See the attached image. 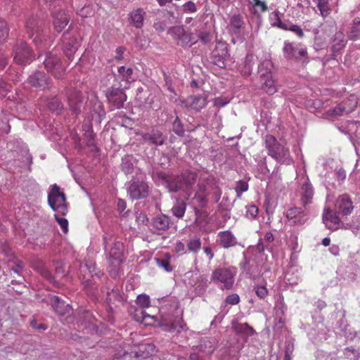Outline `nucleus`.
<instances>
[{
	"instance_id": "nucleus-1",
	"label": "nucleus",
	"mask_w": 360,
	"mask_h": 360,
	"mask_svg": "<svg viewBox=\"0 0 360 360\" xmlns=\"http://www.w3.org/2000/svg\"><path fill=\"white\" fill-rule=\"evenodd\" d=\"M103 245L105 252L108 254V259L110 262L109 273L114 277L117 275L118 266L122 262V257L124 251L122 243L117 240L111 233H106L103 237Z\"/></svg>"
},
{
	"instance_id": "nucleus-2",
	"label": "nucleus",
	"mask_w": 360,
	"mask_h": 360,
	"mask_svg": "<svg viewBox=\"0 0 360 360\" xmlns=\"http://www.w3.org/2000/svg\"><path fill=\"white\" fill-rule=\"evenodd\" d=\"M265 147L268 154L278 162L286 165L292 162L289 149L279 143L273 135L265 136Z\"/></svg>"
},
{
	"instance_id": "nucleus-3",
	"label": "nucleus",
	"mask_w": 360,
	"mask_h": 360,
	"mask_svg": "<svg viewBox=\"0 0 360 360\" xmlns=\"http://www.w3.org/2000/svg\"><path fill=\"white\" fill-rule=\"evenodd\" d=\"M283 53L287 60H292L302 65L309 62L307 48L301 44L285 41Z\"/></svg>"
},
{
	"instance_id": "nucleus-4",
	"label": "nucleus",
	"mask_w": 360,
	"mask_h": 360,
	"mask_svg": "<svg viewBox=\"0 0 360 360\" xmlns=\"http://www.w3.org/2000/svg\"><path fill=\"white\" fill-rule=\"evenodd\" d=\"M42 22L37 17L32 16L28 19L26 23V30L29 37L39 48L45 49L47 47V36L44 33L41 26Z\"/></svg>"
},
{
	"instance_id": "nucleus-5",
	"label": "nucleus",
	"mask_w": 360,
	"mask_h": 360,
	"mask_svg": "<svg viewBox=\"0 0 360 360\" xmlns=\"http://www.w3.org/2000/svg\"><path fill=\"white\" fill-rule=\"evenodd\" d=\"M48 203L53 211L62 215L66 214L68 208L65 195L63 192L60 191V187L56 184L51 186V190L49 192Z\"/></svg>"
},
{
	"instance_id": "nucleus-6",
	"label": "nucleus",
	"mask_w": 360,
	"mask_h": 360,
	"mask_svg": "<svg viewBox=\"0 0 360 360\" xmlns=\"http://www.w3.org/2000/svg\"><path fill=\"white\" fill-rule=\"evenodd\" d=\"M126 88L117 84L112 85L107 90L105 93L108 103L115 109H121L124 107V103L127 101V95L124 93Z\"/></svg>"
},
{
	"instance_id": "nucleus-7",
	"label": "nucleus",
	"mask_w": 360,
	"mask_h": 360,
	"mask_svg": "<svg viewBox=\"0 0 360 360\" xmlns=\"http://www.w3.org/2000/svg\"><path fill=\"white\" fill-rule=\"evenodd\" d=\"M236 271L235 268H219L212 274L211 279L216 283L222 284V288L230 289L234 282Z\"/></svg>"
},
{
	"instance_id": "nucleus-8",
	"label": "nucleus",
	"mask_w": 360,
	"mask_h": 360,
	"mask_svg": "<svg viewBox=\"0 0 360 360\" xmlns=\"http://www.w3.org/2000/svg\"><path fill=\"white\" fill-rule=\"evenodd\" d=\"M160 311L161 314L160 326L165 327V330L169 332L179 333L185 329L186 324L181 317H174V315L167 314L165 307H162Z\"/></svg>"
},
{
	"instance_id": "nucleus-9",
	"label": "nucleus",
	"mask_w": 360,
	"mask_h": 360,
	"mask_svg": "<svg viewBox=\"0 0 360 360\" xmlns=\"http://www.w3.org/2000/svg\"><path fill=\"white\" fill-rule=\"evenodd\" d=\"M46 69L51 72L56 79H62L65 74V68L63 65L60 58L52 52L46 54L44 60Z\"/></svg>"
},
{
	"instance_id": "nucleus-10",
	"label": "nucleus",
	"mask_w": 360,
	"mask_h": 360,
	"mask_svg": "<svg viewBox=\"0 0 360 360\" xmlns=\"http://www.w3.org/2000/svg\"><path fill=\"white\" fill-rule=\"evenodd\" d=\"M127 193L131 200L143 199L148 195L149 186L143 180L134 176L129 182Z\"/></svg>"
},
{
	"instance_id": "nucleus-11",
	"label": "nucleus",
	"mask_w": 360,
	"mask_h": 360,
	"mask_svg": "<svg viewBox=\"0 0 360 360\" xmlns=\"http://www.w3.org/2000/svg\"><path fill=\"white\" fill-rule=\"evenodd\" d=\"M300 186V202L303 207L307 208L308 205L313 202L314 188L306 174L302 176Z\"/></svg>"
},
{
	"instance_id": "nucleus-12",
	"label": "nucleus",
	"mask_w": 360,
	"mask_h": 360,
	"mask_svg": "<svg viewBox=\"0 0 360 360\" xmlns=\"http://www.w3.org/2000/svg\"><path fill=\"white\" fill-rule=\"evenodd\" d=\"M228 44L225 41H217L215 48L211 53L213 64L220 68H225L231 56L229 53Z\"/></svg>"
},
{
	"instance_id": "nucleus-13",
	"label": "nucleus",
	"mask_w": 360,
	"mask_h": 360,
	"mask_svg": "<svg viewBox=\"0 0 360 360\" xmlns=\"http://www.w3.org/2000/svg\"><path fill=\"white\" fill-rule=\"evenodd\" d=\"M168 34L174 39H177V44L184 48L191 47L197 42L195 40L194 34L186 32L182 26L170 27L168 30Z\"/></svg>"
},
{
	"instance_id": "nucleus-14",
	"label": "nucleus",
	"mask_w": 360,
	"mask_h": 360,
	"mask_svg": "<svg viewBox=\"0 0 360 360\" xmlns=\"http://www.w3.org/2000/svg\"><path fill=\"white\" fill-rule=\"evenodd\" d=\"M13 60L19 65L30 63L33 59L32 50L24 41H19L13 48Z\"/></svg>"
},
{
	"instance_id": "nucleus-15",
	"label": "nucleus",
	"mask_w": 360,
	"mask_h": 360,
	"mask_svg": "<svg viewBox=\"0 0 360 360\" xmlns=\"http://www.w3.org/2000/svg\"><path fill=\"white\" fill-rule=\"evenodd\" d=\"M51 79L43 71H35L27 78V82L33 87L40 90L49 89Z\"/></svg>"
},
{
	"instance_id": "nucleus-16",
	"label": "nucleus",
	"mask_w": 360,
	"mask_h": 360,
	"mask_svg": "<svg viewBox=\"0 0 360 360\" xmlns=\"http://www.w3.org/2000/svg\"><path fill=\"white\" fill-rule=\"evenodd\" d=\"M132 75V68L120 66L117 69V74H112L109 75V77L110 79H113L114 84H117L124 88L129 89L130 83L134 81Z\"/></svg>"
},
{
	"instance_id": "nucleus-17",
	"label": "nucleus",
	"mask_w": 360,
	"mask_h": 360,
	"mask_svg": "<svg viewBox=\"0 0 360 360\" xmlns=\"http://www.w3.org/2000/svg\"><path fill=\"white\" fill-rule=\"evenodd\" d=\"M53 17V25L54 30L60 33L68 25L70 15L68 11L63 9H53L51 11Z\"/></svg>"
},
{
	"instance_id": "nucleus-18",
	"label": "nucleus",
	"mask_w": 360,
	"mask_h": 360,
	"mask_svg": "<svg viewBox=\"0 0 360 360\" xmlns=\"http://www.w3.org/2000/svg\"><path fill=\"white\" fill-rule=\"evenodd\" d=\"M67 101L69 108L73 114L76 115L81 112V108L83 105L84 97L81 91L70 89L66 93Z\"/></svg>"
},
{
	"instance_id": "nucleus-19",
	"label": "nucleus",
	"mask_w": 360,
	"mask_h": 360,
	"mask_svg": "<svg viewBox=\"0 0 360 360\" xmlns=\"http://www.w3.org/2000/svg\"><path fill=\"white\" fill-rule=\"evenodd\" d=\"M207 103V97L205 95L191 96L181 101V106L190 111L199 112Z\"/></svg>"
},
{
	"instance_id": "nucleus-20",
	"label": "nucleus",
	"mask_w": 360,
	"mask_h": 360,
	"mask_svg": "<svg viewBox=\"0 0 360 360\" xmlns=\"http://www.w3.org/2000/svg\"><path fill=\"white\" fill-rule=\"evenodd\" d=\"M335 209L342 216L349 215L353 211V202L347 194L340 195L335 201Z\"/></svg>"
},
{
	"instance_id": "nucleus-21",
	"label": "nucleus",
	"mask_w": 360,
	"mask_h": 360,
	"mask_svg": "<svg viewBox=\"0 0 360 360\" xmlns=\"http://www.w3.org/2000/svg\"><path fill=\"white\" fill-rule=\"evenodd\" d=\"M136 304L141 308V309H136V314L134 315V319L138 322H143L146 319V318L153 319V316H151L147 314L143 308H147L150 305V297L147 295H139L136 298Z\"/></svg>"
},
{
	"instance_id": "nucleus-22",
	"label": "nucleus",
	"mask_w": 360,
	"mask_h": 360,
	"mask_svg": "<svg viewBox=\"0 0 360 360\" xmlns=\"http://www.w3.org/2000/svg\"><path fill=\"white\" fill-rule=\"evenodd\" d=\"M357 105V101L354 96H351V98L347 101H345L335 106V108L330 109L328 112L331 115H343L352 112Z\"/></svg>"
},
{
	"instance_id": "nucleus-23",
	"label": "nucleus",
	"mask_w": 360,
	"mask_h": 360,
	"mask_svg": "<svg viewBox=\"0 0 360 360\" xmlns=\"http://www.w3.org/2000/svg\"><path fill=\"white\" fill-rule=\"evenodd\" d=\"M286 217L292 225L304 224L307 219V214L301 207H291L287 210Z\"/></svg>"
},
{
	"instance_id": "nucleus-24",
	"label": "nucleus",
	"mask_w": 360,
	"mask_h": 360,
	"mask_svg": "<svg viewBox=\"0 0 360 360\" xmlns=\"http://www.w3.org/2000/svg\"><path fill=\"white\" fill-rule=\"evenodd\" d=\"M68 32H65L63 35V51L69 60H72L74 53L80 46L79 40L75 37H67Z\"/></svg>"
},
{
	"instance_id": "nucleus-25",
	"label": "nucleus",
	"mask_w": 360,
	"mask_h": 360,
	"mask_svg": "<svg viewBox=\"0 0 360 360\" xmlns=\"http://www.w3.org/2000/svg\"><path fill=\"white\" fill-rule=\"evenodd\" d=\"M142 137L145 142L157 146L163 145L166 140V137L162 132L158 129H153L150 131L143 134Z\"/></svg>"
},
{
	"instance_id": "nucleus-26",
	"label": "nucleus",
	"mask_w": 360,
	"mask_h": 360,
	"mask_svg": "<svg viewBox=\"0 0 360 360\" xmlns=\"http://www.w3.org/2000/svg\"><path fill=\"white\" fill-rule=\"evenodd\" d=\"M89 105L91 118L100 122L105 115L103 103L97 97L94 96L89 100Z\"/></svg>"
},
{
	"instance_id": "nucleus-27",
	"label": "nucleus",
	"mask_w": 360,
	"mask_h": 360,
	"mask_svg": "<svg viewBox=\"0 0 360 360\" xmlns=\"http://www.w3.org/2000/svg\"><path fill=\"white\" fill-rule=\"evenodd\" d=\"M338 213L334 212L330 209L325 210L323 214V221L326 226L330 230H336L340 224Z\"/></svg>"
},
{
	"instance_id": "nucleus-28",
	"label": "nucleus",
	"mask_w": 360,
	"mask_h": 360,
	"mask_svg": "<svg viewBox=\"0 0 360 360\" xmlns=\"http://www.w3.org/2000/svg\"><path fill=\"white\" fill-rule=\"evenodd\" d=\"M219 243L224 248H229L238 243L236 238L230 231H222L218 233Z\"/></svg>"
},
{
	"instance_id": "nucleus-29",
	"label": "nucleus",
	"mask_w": 360,
	"mask_h": 360,
	"mask_svg": "<svg viewBox=\"0 0 360 360\" xmlns=\"http://www.w3.org/2000/svg\"><path fill=\"white\" fill-rule=\"evenodd\" d=\"M171 224L170 217L166 214H159L152 219L151 226L155 232L166 231L169 229Z\"/></svg>"
},
{
	"instance_id": "nucleus-30",
	"label": "nucleus",
	"mask_w": 360,
	"mask_h": 360,
	"mask_svg": "<svg viewBox=\"0 0 360 360\" xmlns=\"http://www.w3.org/2000/svg\"><path fill=\"white\" fill-rule=\"evenodd\" d=\"M146 15V13L143 8L134 9L129 13L130 23L136 29L141 28L143 26Z\"/></svg>"
},
{
	"instance_id": "nucleus-31",
	"label": "nucleus",
	"mask_w": 360,
	"mask_h": 360,
	"mask_svg": "<svg viewBox=\"0 0 360 360\" xmlns=\"http://www.w3.org/2000/svg\"><path fill=\"white\" fill-rule=\"evenodd\" d=\"M50 301L53 310L59 316H64L70 313L71 310L70 305L58 296H52Z\"/></svg>"
},
{
	"instance_id": "nucleus-32",
	"label": "nucleus",
	"mask_w": 360,
	"mask_h": 360,
	"mask_svg": "<svg viewBox=\"0 0 360 360\" xmlns=\"http://www.w3.org/2000/svg\"><path fill=\"white\" fill-rule=\"evenodd\" d=\"M274 236L270 231L266 232L263 238H260L257 245V250L259 252H262L264 250L271 251L274 246Z\"/></svg>"
},
{
	"instance_id": "nucleus-33",
	"label": "nucleus",
	"mask_w": 360,
	"mask_h": 360,
	"mask_svg": "<svg viewBox=\"0 0 360 360\" xmlns=\"http://www.w3.org/2000/svg\"><path fill=\"white\" fill-rule=\"evenodd\" d=\"M232 328L236 333L242 335L245 340L255 333V330L247 323H233Z\"/></svg>"
},
{
	"instance_id": "nucleus-34",
	"label": "nucleus",
	"mask_w": 360,
	"mask_h": 360,
	"mask_svg": "<svg viewBox=\"0 0 360 360\" xmlns=\"http://www.w3.org/2000/svg\"><path fill=\"white\" fill-rule=\"evenodd\" d=\"M243 25L244 22L242 17L240 15H233L230 18L229 25L228 27L229 32L232 35H240Z\"/></svg>"
},
{
	"instance_id": "nucleus-35",
	"label": "nucleus",
	"mask_w": 360,
	"mask_h": 360,
	"mask_svg": "<svg viewBox=\"0 0 360 360\" xmlns=\"http://www.w3.org/2000/svg\"><path fill=\"white\" fill-rule=\"evenodd\" d=\"M184 191H189L197 180V174L191 171L184 172L180 176Z\"/></svg>"
},
{
	"instance_id": "nucleus-36",
	"label": "nucleus",
	"mask_w": 360,
	"mask_h": 360,
	"mask_svg": "<svg viewBox=\"0 0 360 360\" xmlns=\"http://www.w3.org/2000/svg\"><path fill=\"white\" fill-rule=\"evenodd\" d=\"M135 158L131 155H126L122 158L121 170L125 174H130L134 171Z\"/></svg>"
},
{
	"instance_id": "nucleus-37",
	"label": "nucleus",
	"mask_w": 360,
	"mask_h": 360,
	"mask_svg": "<svg viewBox=\"0 0 360 360\" xmlns=\"http://www.w3.org/2000/svg\"><path fill=\"white\" fill-rule=\"evenodd\" d=\"M347 44V39L342 32H336L333 39L332 51L334 53L342 49Z\"/></svg>"
},
{
	"instance_id": "nucleus-38",
	"label": "nucleus",
	"mask_w": 360,
	"mask_h": 360,
	"mask_svg": "<svg viewBox=\"0 0 360 360\" xmlns=\"http://www.w3.org/2000/svg\"><path fill=\"white\" fill-rule=\"evenodd\" d=\"M274 68V64L271 60H264L258 66V71L262 77H269L271 76V72Z\"/></svg>"
},
{
	"instance_id": "nucleus-39",
	"label": "nucleus",
	"mask_w": 360,
	"mask_h": 360,
	"mask_svg": "<svg viewBox=\"0 0 360 360\" xmlns=\"http://www.w3.org/2000/svg\"><path fill=\"white\" fill-rule=\"evenodd\" d=\"M46 105L49 110L56 114H60L63 109L62 103L57 97L49 98Z\"/></svg>"
},
{
	"instance_id": "nucleus-40",
	"label": "nucleus",
	"mask_w": 360,
	"mask_h": 360,
	"mask_svg": "<svg viewBox=\"0 0 360 360\" xmlns=\"http://www.w3.org/2000/svg\"><path fill=\"white\" fill-rule=\"evenodd\" d=\"M186 208V202L182 200H178L176 201L172 208V212L174 216L179 219L182 218L184 216Z\"/></svg>"
},
{
	"instance_id": "nucleus-41",
	"label": "nucleus",
	"mask_w": 360,
	"mask_h": 360,
	"mask_svg": "<svg viewBox=\"0 0 360 360\" xmlns=\"http://www.w3.org/2000/svg\"><path fill=\"white\" fill-rule=\"evenodd\" d=\"M282 15L278 11H275L270 13L269 20L273 27H278L282 30L286 29V24L281 21V15Z\"/></svg>"
},
{
	"instance_id": "nucleus-42",
	"label": "nucleus",
	"mask_w": 360,
	"mask_h": 360,
	"mask_svg": "<svg viewBox=\"0 0 360 360\" xmlns=\"http://www.w3.org/2000/svg\"><path fill=\"white\" fill-rule=\"evenodd\" d=\"M349 39L356 41L360 39V18H355L353 20V25L348 34Z\"/></svg>"
},
{
	"instance_id": "nucleus-43",
	"label": "nucleus",
	"mask_w": 360,
	"mask_h": 360,
	"mask_svg": "<svg viewBox=\"0 0 360 360\" xmlns=\"http://www.w3.org/2000/svg\"><path fill=\"white\" fill-rule=\"evenodd\" d=\"M262 89L269 95H273L277 91L275 82L271 76L266 77L262 84Z\"/></svg>"
},
{
	"instance_id": "nucleus-44",
	"label": "nucleus",
	"mask_w": 360,
	"mask_h": 360,
	"mask_svg": "<svg viewBox=\"0 0 360 360\" xmlns=\"http://www.w3.org/2000/svg\"><path fill=\"white\" fill-rule=\"evenodd\" d=\"M316 6L320 12V15L324 18L328 17L331 13L328 0H318Z\"/></svg>"
},
{
	"instance_id": "nucleus-45",
	"label": "nucleus",
	"mask_w": 360,
	"mask_h": 360,
	"mask_svg": "<svg viewBox=\"0 0 360 360\" xmlns=\"http://www.w3.org/2000/svg\"><path fill=\"white\" fill-rule=\"evenodd\" d=\"M201 248V240L198 236H195L187 242V248L189 252H198Z\"/></svg>"
},
{
	"instance_id": "nucleus-46",
	"label": "nucleus",
	"mask_w": 360,
	"mask_h": 360,
	"mask_svg": "<svg viewBox=\"0 0 360 360\" xmlns=\"http://www.w3.org/2000/svg\"><path fill=\"white\" fill-rule=\"evenodd\" d=\"M167 186L170 192H177L181 190L184 191L180 177L168 180L167 181Z\"/></svg>"
},
{
	"instance_id": "nucleus-47",
	"label": "nucleus",
	"mask_w": 360,
	"mask_h": 360,
	"mask_svg": "<svg viewBox=\"0 0 360 360\" xmlns=\"http://www.w3.org/2000/svg\"><path fill=\"white\" fill-rule=\"evenodd\" d=\"M208 187L210 188V195L214 202H218L221 198V191L215 182H210Z\"/></svg>"
},
{
	"instance_id": "nucleus-48",
	"label": "nucleus",
	"mask_w": 360,
	"mask_h": 360,
	"mask_svg": "<svg viewBox=\"0 0 360 360\" xmlns=\"http://www.w3.org/2000/svg\"><path fill=\"white\" fill-rule=\"evenodd\" d=\"M214 182L212 178H207L206 179L200 180L198 184V192L205 195H210V188L208 187L209 183Z\"/></svg>"
},
{
	"instance_id": "nucleus-49",
	"label": "nucleus",
	"mask_w": 360,
	"mask_h": 360,
	"mask_svg": "<svg viewBox=\"0 0 360 360\" xmlns=\"http://www.w3.org/2000/svg\"><path fill=\"white\" fill-rule=\"evenodd\" d=\"M106 300L109 303H113L114 302H122V297L120 294V290L117 288H112L110 292H107Z\"/></svg>"
},
{
	"instance_id": "nucleus-50",
	"label": "nucleus",
	"mask_w": 360,
	"mask_h": 360,
	"mask_svg": "<svg viewBox=\"0 0 360 360\" xmlns=\"http://www.w3.org/2000/svg\"><path fill=\"white\" fill-rule=\"evenodd\" d=\"M82 283L84 285V288H85L86 292L89 295H94L97 291V286L96 284L93 282L92 280L86 279L85 280L84 278L82 279Z\"/></svg>"
},
{
	"instance_id": "nucleus-51",
	"label": "nucleus",
	"mask_w": 360,
	"mask_h": 360,
	"mask_svg": "<svg viewBox=\"0 0 360 360\" xmlns=\"http://www.w3.org/2000/svg\"><path fill=\"white\" fill-rule=\"evenodd\" d=\"M249 186L246 181L239 180L236 181L235 191L238 198H240L241 195L248 190Z\"/></svg>"
},
{
	"instance_id": "nucleus-52",
	"label": "nucleus",
	"mask_w": 360,
	"mask_h": 360,
	"mask_svg": "<svg viewBox=\"0 0 360 360\" xmlns=\"http://www.w3.org/2000/svg\"><path fill=\"white\" fill-rule=\"evenodd\" d=\"M253 290L261 300H264L269 295V290L266 287L263 285H255Z\"/></svg>"
},
{
	"instance_id": "nucleus-53",
	"label": "nucleus",
	"mask_w": 360,
	"mask_h": 360,
	"mask_svg": "<svg viewBox=\"0 0 360 360\" xmlns=\"http://www.w3.org/2000/svg\"><path fill=\"white\" fill-rule=\"evenodd\" d=\"M246 213L245 217L250 219H256L258 215L259 209L255 205H248L245 206Z\"/></svg>"
},
{
	"instance_id": "nucleus-54",
	"label": "nucleus",
	"mask_w": 360,
	"mask_h": 360,
	"mask_svg": "<svg viewBox=\"0 0 360 360\" xmlns=\"http://www.w3.org/2000/svg\"><path fill=\"white\" fill-rule=\"evenodd\" d=\"M173 131L179 136H183L184 134V127L178 116L176 117L172 124Z\"/></svg>"
},
{
	"instance_id": "nucleus-55",
	"label": "nucleus",
	"mask_w": 360,
	"mask_h": 360,
	"mask_svg": "<svg viewBox=\"0 0 360 360\" xmlns=\"http://www.w3.org/2000/svg\"><path fill=\"white\" fill-rule=\"evenodd\" d=\"M83 268H85L86 270L89 271L91 277L96 276L98 278H100L103 275L101 271H98L97 269L96 264L94 262L86 263L84 266H82V271Z\"/></svg>"
},
{
	"instance_id": "nucleus-56",
	"label": "nucleus",
	"mask_w": 360,
	"mask_h": 360,
	"mask_svg": "<svg viewBox=\"0 0 360 360\" xmlns=\"http://www.w3.org/2000/svg\"><path fill=\"white\" fill-rule=\"evenodd\" d=\"M287 245L288 248L294 252H299L300 249L297 241V237L295 235L291 234L287 240Z\"/></svg>"
},
{
	"instance_id": "nucleus-57",
	"label": "nucleus",
	"mask_w": 360,
	"mask_h": 360,
	"mask_svg": "<svg viewBox=\"0 0 360 360\" xmlns=\"http://www.w3.org/2000/svg\"><path fill=\"white\" fill-rule=\"evenodd\" d=\"M155 260L157 265L159 267L162 268L165 271L170 272L172 271L169 258H155Z\"/></svg>"
},
{
	"instance_id": "nucleus-58",
	"label": "nucleus",
	"mask_w": 360,
	"mask_h": 360,
	"mask_svg": "<svg viewBox=\"0 0 360 360\" xmlns=\"http://www.w3.org/2000/svg\"><path fill=\"white\" fill-rule=\"evenodd\" d=\"M196 34L203 44H207L212 40V35L209 32L199 30L197 31Z\"/></svg>"
},
{
	"instance_id": "nucleus-59",
	"label": "nucleus",
	"mask_w": 360,
	"mask_h": 360,
	"mask_svg": "<svg viewBox=\"0 0 360 360\" xmlns=\"http://www.w3.org/2000/svg\"><path fill=\"white\" fill-rule=\"evenodd\" d=\"M8 36V29L7 23L4 20L0 19V43L5 41Z\"/></svg>"
},
{
	"instance_id": "nucleus-60",
	"label": "nucleus",
	"mask_w": 360,
	"mask_h": 360,
	"mask_svg": "<svg viewBox=\"0 0 360 360\" xmlns=\"http://www.w3.org/2000/svg\"><path fill=\"white\" fill-rule=\"evenodd\" d=\"M283 30H290L294 32L296 35H297L300 38H302L304 37V32L300 26L297 25L292 24H286V29H283Z\"/></svg>"
},
{
	"instance_id": "nucleus-61",
	"label": "nucleus",
	"mask_w": 360,
	"mask_h": 360,
	"mask_svg": "<svg viewBox=\"0 0 360 360\" xmlns=\"http://www.w3.org/2000/svg\"><path fill=\"white\" fill-rule=\"evenodd\" d=\"M240 268L248 275L252 277V273L250 268V260L244 255L243 260L240 263Z\"/></svg>"
},
{
	"instance_id": "nucleus-62",
	"label": "nucleus",
	"mask_w": 360,
	"mask_h": 360,
	"mask_svg": "<svg viewBox=\"0 0 360 360\" xmlns=\"http://www.w3.org/2000/svg\"><path fill=\"white\" fill-rule=\"evenodd\" d=\"M11 91V85L0 79V98H5Z\"/></svg>"
},
{
	"instance_id": "nucleus-63",
	"label": "nucleus",
	"mask_w": 360,
	"mask_h": 360,
	"mask_svg": "<svg viewBox=\"0 0 360 360\" xmlns=\"http://www.w3.org/2000/svg\"><path fill=\"white\" fill-rule=\"evenodd\" d=\"M182 10L186 13H193L197 11V7L194 2L188 1L182 5Z\"/></svg>"
},
{
	"instance_id": "nucleus-64",
	"label": "nucleus",
	"mask_w": 360,
	"mask_h": 360,
	"mask_svg": "<svg viewBox=\"0 0 360 360\" xmlns=\"http://www.w3.org/2000/svg\"><path fill=\"white\" fill-rule=\"evenodd\" d=\"M207 195L197 193L193 197V200H195L201 207H205L207 204Z\"/></svg>"
}]
</instances>
